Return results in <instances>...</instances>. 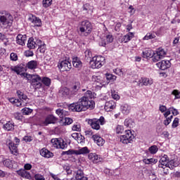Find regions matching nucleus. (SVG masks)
Returning a JSON list of instances; mask_svg holds the SVG:
<instances>
[{
  "instance_id": "obj_1",
  "label": "nucleus",
  "mask_w": 180,
  "mask_h": 180,
  "mask_svg": "<svg viewBox=\"0 0 180 180\" xmlns=\"http://www.w3.org/2000/svg\"><path fill=\"white\" fill-rule=\"evenodd\" d=\"M94 98H96V94L92 91H87L86 96L80 98L76 103L67 105V107L72 112H83L87 109H94L95 108V101L92 100Z\"/></svg>"
},
{
  "instance_id": "obj_2",
  "label": "nucleus",
  "mask_w": 180,
  "mask_h": 180,
  "mask_svg": "<svg viewBox=\"0 0 180 180\" xmlns=\"http://www.w3.org/2000/svg\"><path fill=\"white\" fill-rule=\"evenodd\" d=\"M12 25H13V15L8 11H0V26L9 29Z\"/></svg>"
},
{
  "instance_id": "obj_3",
  "label": "nucleus",
  "mask_w": 180,
  "mask_h": 180,
  "mask_svg": "<svg viewBox=\"0 0 180 180\" xmlns=\"http://www.w3.org/2000/svg\"><path fill=\"white\" fill-rule=\"evenodd\" d=\"M92 29H94L92 23L88 20H84L79 22L77 31L80 36L87 37L92 33Z\"/></svg>"
},
{
  "instance_id": "obj_4",
  "label": "nucleus",
  "mask_w": 180,
  "mask_h": 180,
  "mask_svg": "<svg viewBox=\"0 0 180 180\" xmlns=\"http://www.w3.org/2000/svg\"><path fill=\"white\" fill-rule=\"evenodd\" d=\"M105 57L101 56H94L91 60H90V67H91L93 70L101 68V67L105 65Z\"/></svg>"
},
{
  "instance_id": "obj_5",
  "label": "nucleus",
  "mask_w": 180,
  "mask_h": 180,
  "mask_svg": "<svg viewBox=\"0 0 180 180\" xmlns=\"http://www.w3.org/2000/svg\"><path fill=\"white\" fill-rule=\"evenodd\" d=\"M106 122L105 121V117L101 116L99 119L94 118L88 120V124L91 126L94 130H99L101 129V125L103 126Z\"/></svg>"
},
{
  "instance_id": "obj_6",
  "label": "nucleus",
  "mask_w": 180,
  "mask_h": 180,
  "mask_svg": "<svg viewBox=\"0 0 180 180\" xmlns=\"http://www.w3.org/2000/svg\"><path fill=\"white\" fill-rule=\"evenodd\" d=\"M134 140V135L131 130L125 131V134L120 136V141L122 144H131Z\"/></svg>"
},
{
  "instance_id": "obj_7",
  "label": "nucleus",
  "mask_w": 180,
  "mask_h": 180,
  "mask_svg": "<svg viewBox=\"0 0 180 180\" xmlns=\"http://www.w3.org/2000/svg\"><path fill=\"white\" fill-rule=\"evenodd\" d=\"M31 86L34 89H40L43 84H41V77L39 75H32L31 76Z\"/></svg>"
},
{
  "instance_id": "obj_8",
  "label": "nucleus",
  "mask_w": 180,
  "mask_h": 180,
  "mask_svg": "<svg viewBox=\"0 0 180 180\" xmlns=\"http://www.w3.org/2000/svg\"><path fill=\"white\" fill-rule=\"evenodd\" d=\"M51 144L54 148H61V150H64V148H67L68 147V144L63 139H51Z\"/></svg>"
},
{
  "instance_id": "obj_9",
  "label": "nucleus",
  "mask_w": 180,
  "mask_h": 180,
  "mask_svg": "<svg viewBox=\"0 0 180 180\" xmlns=\"http://www.w3.org/2000/svg\"><path fill=\"white\" fill-rule=\"evenodd\" d=\"M167 56V51L162 48L158 49L155 52V55L152 59L153 63H157L158 61H160L162 58H164Z\"/></svg>"
},
{
  "instance_id": "obj_10",
  "label": "nucleus",
  "mask_w": 180,
  "mask_h": 180,
  "mask_svg": "<svg viewBox=\"0 0 180 180\" xmlns=\"http://www.w3.org/2000/svg\"><path fill=\"white\" fill-rule=\"evenodd\" d=\"M28 20L34 25V27H41L43 26V21L40 18L30 13L28 15Z\"/></svg>"
},
{
  "instance_id": "obj_11",
  "label": "nucleus",
  "mask_w": 180,
  "mask_h": 180,
  "mask_svg": "<svg viewBox=\"0 0 180 180\" xmlns=\"http://www.w3.org/2000/svg\"><path fill=\"white\" fill-rule=\"evenodd\" d=\"M58 68L60 71L64 72L65 71H70V69L72 68V65L70 61L65 60L58 63Z\"/></svg>"
},
{
  "instance_id": "obj_12",
  "label": "nucleus",
  "mask_w": 180,
  "mask_h": 180,
  "mask_svg": "<svg viewBox=\"0 0 180 180\" xmlns=\"http://www.w3.org/2000/svg\"><path fill=\"white\" fill-rule=\"evenodd\" d=\"M58 119L53 115H48L44 121H42L43 126H49V124H56Z\"/></svg>"
},
{
  "instance_id": "obj_13",
  "label": "nucleus",
  "mask_w": 180,
  "mask_h": 180,
  "mask_svg": "<svg viewBox=\"0 0 180 180\" xmlns=\"http://www.w3.org/2000/svg\"><path fill=\"white\" fill-rule=\"evenodd\" d=\"M156 65L159 70H162V71H165V70L171 68V61L168 60H163L156 63Z\"/></svg>"
},
{
  "instance_id": "obj_14",
  "label": "nucleus",
  "mask_w": 180,
  "mask_h": 180,
  "mask_svg": "<svg viewBox=\"0 0 180 180\" xmlns=\"http://www.w3.org/2000/svg\"><path fill=\"white\" fill-rule=\"evenodd\" d=\"M6 144L11 153L13 155H18V143H13L11 140L6 141Z\"/></svg>"
},
{
  "instance_id": "obj_15",
  "label": "nucleus",
  "mask_w": 180,
  "mask_h": 180,
  "mask_svg": "<svg viewBox=\"0 0 180 180\" xmlns=\"http://www.w3.org/2000/svg\"><path fill=\"white\" fill-rule=\"evenodd\" d=\"M15 41L19 46H25L26 41H27V35L18 34L15 38Z\"/></svg>"
},
{
  "instance_id": "obj_16",
  "label": "nucleus",
  "mask_w": 180,
  "mask_h": 180,
  "mask_svg": "<svg viewBox=\"0 0 180 180\" xmlns=\"http://www.w3.org/2000/svg\"><path fill=\"white\" fill-rule=\"evenodd\" d=\"M154 80L150 77H141L139 81V86H148L150 85H153Z\"/></svg>"
},
{
  "instance_id": "obj_17",
  "label": "nucleus",
  "mask_w": 180,
  "mask_h": 180,
  "mask_svg": "<svg viewBox=\"0 0 180 180\" xmlns=\"http://www.w3.org/2000/svg\"><path fill=\"white\" fill-rule=\"evenodd\" d=\"M179 165V163L174 160H168L167 163L165 165V167H163L164 174H167V172H165V168H169L170 169H174L175 167H178Z\"/></svg>"
},
{
  "instance_id": "obj_18",
  "label": "nucleus",
  "mask_w": 180,
  "mask_h": 180,
  "mask_svg": "<svg viewBox=\"0 0 180 180\" xmlns=\"http://www.w3.org/2000/svg\"><path fill=\"white\" fill-rule=\"evenodd\" d=\"M88 158L94 164H99V162H102L103 160L102 158H101V156L96 155V153H89Z\"/></svg>"
},
{
  "instance_id": "obj_19",
  "label": "nucleus",
  "mask_w": 180,
  "mask_h": 180,
  "mask_svg": "<svg viewBox=\"0 0 180 180\" xmlns=\"http://www.w3.org/2000/svg\"><path fill=\"white\" fill-rule=\"evenodd\" d=\"M155 56V52L154 51L150 49H146L142 52V56L143 58H153Z\"/></svg>"
},
{
  "instance_id": "obj_20",
  "label": "nucleus",
  "mask_w": 180,
  "mask_h": 180,
  "mask_svg": "<svg viewBox=\"0 0 180 180\" xmlns=\"http://www.w3.org/2000/svg\"><path fill=\"white\" fill-rule=\"evenodd\" d=\"M11 71H14V72H16L18 75H20L22 72H25V67H23V65L12 66L11 68Z\"/></svg>"
},
{
  "instance_id": "obj_21",
  "label": "nucleus",
  "mask_w": 180,
  "mask_h": 180,
  "mask_svg": "<svg viewBox=\"0 0 180 180\" xmlns=\"http://www.w3.org/2000/svg\"><path fill=\"white\" fill-rule=\"evenodd\" d=\"M72 65L75 68H78L79 70L82 68V62L81 59L77 56L72 58Z\"/></svg>"
},
{
  "instance_id": "obj_22",
  "label": "nucleus",
  "mask_w": 180,
  "mask_h": 180,
  "mask_svg": "<svg viewBox=\"0 0 180 180\" xmlns=\"http://www.w3.org/2000/svg\"><path fill=\"white\" fill-rule=\"evenodd\" d=\"M115 108H116V103L113 101L106 102L104 106V109L106 112H110V110L115 109Z\"/></svg>"
},
{
  "instance_id": "obj_23",
  "label": "nucleus",
  "mask_w": 180,
  "mask_h": 180,
  "mask_svg": "<svg viewBox=\"0 0 180 180\" xmlns=\"http://www.w3.org/2000/svg\"><path fill=\"white\" fill-rule=\"evenodd\" d=\"M40 155L45 158H51L52 157H54L53 153L44 148L40 150Z\"/></svg>"
},
{
  "instance_id": "obj_24",
  "label": "nucleus",
  "mask_w": 180,
  "mask_h": 180,
  "mask_svg": "<svg viewBox=\"0 0 180 180\" xmlns=\"http://www.w3.org/2000/svg\"><path fill=\"white\" fill-rule=\"evenodd\" d=\"M168 161H169V158H168V155H163L159 161L160 163L159 165V168H165V165L168 163Z\"/></svg>"
},
{
  "instance_id": "obj_25",
  "label": "nucleus",
  "mask_w": 180,
  "mask_h": 180,
  "mask_svg": "<svg viewBox=\"0 0 180 180\" xmlns=\"http://www.w3.org/2000/svg\"><path fill=\"white\" fill-rule=\"evenodd\" d=\"M56 113L58 115V116H59L60 119H64L65 116H68L70 115V112L62 108L57 109L56 110Z\"/></svg>"
},
{
  "instance_id": "obj_26",
  "label": "nucleus",
  "mask_w": 180,
  "mask_h": 180,
  "mask_svg": "<svg viewBox=\"0 0 180 180\" xmlns=\"http://www.w3.org/2000/svg\"><path fill=\"white\" fill-rule=\"evenodd\" d=\"M92 139L97 146H102L105 144V140L98 135H93Z\"/></svg>"
},
{
  "instance_id": "obj_27",
  "label": "nucleus",
  "mask_w": 180,
  "mask_h": 180,
  "mask_svg": "<svg viewBox=\"0 0 180 180\" xmlns=\"http://www.w3.org/2000/svg\"><path fill=\"white\" fill-rule=\"evenodd\" d=\"M17 173L18 174V175H20V176H22V178H26V179H30V178H32V176H30V173H29V172L25 169H20L17 171Z\"/></svg>"
},
{
  "instance_id": "obj_28",
  "label": "nucleus",
  "mask_w": 180,
  "mask_h": 180,
  "mask_svg": "<svg viewBox=\"0 0 180 180\" xmlns=\"http://www.w3.org/2000/svg\"><path fill=\"white\" fill-rule=\"evenodd\" d=\"M133 37H134V32H129L123 36L122 41L124 43H129V41H130Z\"/></svg>"
},
{
  "instance_id": "obj_29",
  "label": "nucleus",
  "mask_w": 180,
  "mask_h": 180,
  "mask_svg": "<svg viewBox=\"0 0 180 180\" xmlns=\"http://www.w3.org/2000/svg\"><path fill=\"white\" fill-rule=\"evenodd\" d=\"M0 40L3 41V44L4 46H5V47L11 44V43L9 42V38H8L6 34H2L1 32H0Z\"/></svg>"
},
{
  "instance_id": "obj_30",
  "label": "nucleus",
  "mask_w": 180,
  "mask_h": 180,
  "mask_svg": "<svg viewBox=\"0 0 180 180\" xmlns=\"http://www.w3.org/2000/svg\"><path fill=\"white\" fill-rule=\"evenodd\" d=\"M27 46L28 49H30V50H33L36 49V41H34V38L33 37L29 38L27 41Z\"/></svg>"
},
{
  "instance_id": "obj_31",
  "label": "nucleus",
  "mask_w": 180,
  "mask_h": 180,
  "mask_svg": "<svg viewBox=\"0 0 180 180\" xmlns=\"http://www.w3.org/2000/svg\"><path fill=\"white\" fill-rule=\"evenodd\" d=\"M85 154H89V149L85 146L79 150H76V155H85Z\"/></svg>"
},
{
  "instance_id": "obj_32",
  "label": "nucleus",
  "mask_w": 180,
  "mask_h": 180,
  "mask_svg": "<svg viewBox=\"0 0 180 180\" xmlns=\"http://www.w3.org/2000/svg\"><path fill=\"white\" fill-rule=\"evenodd\" d=\"M14 127L15 126L13 125V123H12V122L11 121H8V122L3 125V129L6 131H12Z\"/></svg>"
},
{
  "instance_id": "obj_33",
  "label": "nucleus",
  "mask_w": 180,
  "mask_h": 180,
  "mask_svg": "<svg viewBox=\"0 0 180 180\" xmlns=\"http://www.w3.org/2000/svg\"><path fill=\"white\" fill-rule=\"evenodd\" d=\"M121 110L123 115H129L131 110V107L128 104H124L121 106Z\"/></svg>"
},
{
  "instance_id": "obj_34",
  "label": "nucleus",
  "mask_w": 180,
  "mask_h": 180,
  "mask_svg": "<svg viewBox=\"0 0 180 180\" xmlns=\"http://www.w3.org/2000/svg\"><path fill=\"white\" fill-rule=\"evenodd\" d=\"M84 176V170L82 169H77L75 171V180H78L81 178H83Z\"/></svg>"
},
{
  "instance_id": "obj_35",
  "label": "nucleus",
  "mask_w": 180,
  "mask_h": 180,
  "mask_svg": "<svg viewBox=\"0 0 180 180\" xmlns=\"http://www.w3.org/2000/svg\"><path fill=\"white\" fill-rule=\"evenodd\" d=\"M124 123V126L129 127V129H133V127L136 126V122H134V120H133V119H126Z\"/></svg>"
},
{
  "instance_id": "obj_36",
  "label": "nucleus",
  "mask_w": 180,
  "mask_h": 180,
  "mask_svg": "<svg viewBox=\"0 0 180 180\" xmlns=\"http://www.w3.org/2000/svg\"><path fill=\"white\" fill-rule=\"evenodd\" d=\"M84 56V59L86 60V61H87V63H90L91 60L94 58V57L92 56V52L89 49L85 51Z\"/></svg>"
},
{
  "instance_id": "obj_37",
  "label": "nucleus",
  "mask_w": 180,
  "mask_h": 180,
  "mask_svg": "<svg viewBox=\"0 0 180 180\" xmlns=\"http://www.w3.org/2000/svg\"><path fill=\"white\" fill-rule=\"evenodd\" d=\"M92 79L93 81H94V82H96L97 89H101V88H103V86H105V84H102V83H99V79H101V77L93 76Z\"/></svg>"
},
{
  "instance_id": "obj_38",
  "label": "nucleus",
  "mask_w": 180,
  "mask_h": 180,
  "mask_svg": "<svg viewBox=\"0 0 180 180\" xmlns=\"http://www.w3.org/2000/svg\"><path fill=\"white\" fill-rule=\"evenodd\" d=\"M37 61L31 60L27 63V67L29 70H36V68H37Z\"/></svg>"
},
{
  "instance_id": "obj_39",
  "label": "nucleus",
  "mask_w": 180,
  "mask_h": 180,
  "mask_svg": "<svg viewBox=\"0 0 180 180\" xmlns=\"http://www.w3.org/2000/svg\"><path fill=\"white\" fill-rule=\"evenodd\" d=\"M41 83L44 84L45 86H50L51 85V79L47 77H44L41 80Z\"/></svg>"
},
{
  "instance_id": "obj_40",
  "label": "nucleus",
  "mask_w": 180,
  "mask_h": 180,
  "mask_svg": "<svg viewBox=\"0 0 180 180\" xmlns=\"http://www.w3.org/2000/svg\"><path fill=\"white\" fill-rule=\"evenodd\" d=\"M105 78L109 84V82H114V81H116V78L117 77L112 74L107 73L105 74Z\"/></svg>"
},
{
  "instance_id": "obj_41",
  "label": "nucleus",
  "mask_w": 180,
  "mask_h": 180,
  "mask_svg": "<svg viewBox=\"0 0 180 180\" xmlns=\"http://www.w3.org/2000/svg\"><path fill=\"white\" fill-rule=\"evenodd\" d=\"M17 95L20 101H26L27 99V96L22 91H17Z\"/></svg>"
},
{
  "instance_id": "obj_42",
  "label": "nucleus",
  "mask_w": 180,
  "mask_h": 180,
  "mask_svg": "<svg viewBox=\"0 0 180 180\" xmlns=\"http://www.w3.org/2000/svg\"><path fill=\"white\" fill-rule=\"evenodd\" d=\"M71 89H72V91H79V89H81V82L78 81L75 82L71 86Z\"/></svg>"
},
{
  "instance_id": "obj_43",
  "label": "nucleus",
  "mask_w": 180,
  "mask_h": 180,
  "mask_svg": "<svg viewBox=\"0 0 180 180\" xmlns=\"http://www.w3.org/2000/svg\"><path fill=\"white\" fill-rule=\"evenodd\" d=\"M77 155V150L70 149L67 151L62 152V155Z\"/></svg>"
},
{
  "instance_id": "obj_44",
  "label": "nucleus",
  "mask_w": 180,
  "mask_h": 180,
  "mask_svg": "<svg viewBox=\"0 0 180 180\" xmlns=\"http://www.w3.org/2000/svg\"><path fill=\"white\" fill-rule=\"evenodd\" d=\"M1 162H3L4 165L7 168H12V164H13V161L10 159L2 160Z\"/></svg>"
},
{
  "instance_id": "obj_45",
  "label": "nucleus",
  "mask_w": 180,
  "mask_h": 180,
  "mask_svg": "<svg viewBox=\"0 0 180 180\" xmlns=\"http://www.w3.org/2000/svg\"><path fill=\"white\" fill-rule=\"evenodd\" d=\"M38 51H39V53H41V54H44V53H46V50H47V49L46 48V44L43 43L38 45Z\"/></svg>"
},
{
  "instance_id": "obj_46",
  "label": "nucleus",
  "mask_w": 180,
  "mask_h": 180,
  "mask_svg": "<svg viewBox=\"0 0 180 180\" xmlns=\"http://www.w3.org/2000/svg\"><path fill=\"white\" fill-rule=\"evenodd\" d=\"M156 36L155 34L151 32H148L146 36L143 38V40H152V39H155Z\"/></svg>"
},
{
  "instance_id": "obj_47",
  "label": "nucleus",
  "mask_w": 180,
  "mask_h": 180,
  "mask_svg": "<svg viewBox=\"0 0 180 180\" xmlns=\"http://www.w3.org/2000/svg\"><path fill=\"white\" fill-rule=\"evenodd\" d=\"M148 151L149 153H150V154H157V153L158 152V147L155 145H153L149 147Z\"/></svg>"
},
{
  "instance_id": "obj_48",
  "label": "nucleus",
  "mask_w": 180,
  "mask_h": 180,
  "mask_svg": "<svg viewBox=\"0 0 180 180\" xmlns=\"http://www.w3.org/2000/svg\"><path fill=\"white\" fill-rule=\"evenodd\" d=\"M42 5L44 8H49L53 5V0H43Z\"/></svg>"
},
{
  "instance_id": "obj_49",
  "label": "nucleus",
  "mask_w": 180,
  "mask_h": 180,
  "mask_svg": "<svg viewBox=\"0 0 180 180\" xmlns=\"http://www.w3.org/2000/svg\"><path fill=\"white\" fill-rule=\"evenodd\" d=\"M21 112H22V115H30V113H32L33 112V110L32 108L25 107L22 109Z\"/></svg>"
},
{
  "instance_id": "obj_50",
  "label": "nucleus",
  "mask_w": 180,
  "mask_h": 180,
  "mask_svg": "<svg viewBox=\"0 0 180 180\" xmlns=\"http://www.w3.org/2000/svg\"><path fill=\"white\" fill-rule=\"evenodd\" d=\"M63 168L68 175H71V174H72V170L71 169V167H70V165H64Z\"/></svg>"
},
{
  "instance_id": "obj_51",
  "label": "nucleus",
  "mask_w": 180,
  "mask_h": 180,
  "mask_svg": "<svg viewBox=\"0 0 180 180\" xmlns=\"http://www.w3.org/2000/svg\"><path fill=\"white\" fill-rule=\"evenodd\" d=\"M18 58H19V56H18V53H16L15 52H12L10 54L11 61H18Z\"/></svg>"
},
{
  "instance_id": "obj_52",
  "label": "nucleus",
  "mask_w": 180,
  "mask_h": 180,
  "mask_svg": "<svg viewBox=\"0 0 180 180\" xmlns=\"http://www.w3.org/2000/svg\"><path fill=\"white\" fill-rule=\"evenodd\" d=\"M111 96L112 99H115V101H119V99H120V96H119V94L116 92V91H111Z\"/></svg>"
},
{
  "instance_id": "obj_53",
  "label": "nucleus",
  "mask_w": 180,
  "mask_h": 180,
  "mask_svg": "<svg viewBox=\"0 0 180 180\" xmlns=\"http://www.w3.org/2000/svg\"><path fill=\"white\" fill-rule=\"evenodd\" d=\"M124 131V128L122 125H117L115 129V132L117 134H122Z\"/></svg>"
},
{
  "instance_id": "obj_54",
  "label": "nucleus",
  "mask_w": 180,
  "mask_h": 180,
  "mask_svg": "<svg viewBox=\"0 0 180 180\" xmlns=\"http://www.w3.org/2000/svg\"><path fill=\"white\" fill-rule=\"evenodd\" d=\"M83 11L85 12V13H89V11H91V6L89 4H84L82 6Z\"/></svg>"
},
{
  "instance_id": "obj_55",
  "label": "nucleus",
  "mask_w": 180,
  "mask_h": 180,
  "mask_svg": "<svg viewBox=\"0 0 180 180\" xmlns=\"http://www.w3.org/2000/svg\"><path fill=\"white\" fill-rule=\"evenodd\" d=\"M72 130H73L74 131H81V124H74L72 127Z\"/></svg>"
},
{
  "instance_id": "obj_56",
  "label": "nucleus",
  "mask_w": 180,
  "mask_h": 180,
  "mask_svg": "<svg viewBox=\"0 0 180 180\" xmlns=\"http://www.w3.org/2000/svg\"><path fill=\"white\" fill-rule=\"evenodd\" d=\"M13 116L16 120H22V119H23V116L20 112H15Z\"/></svg>"
},
{
  "instance_id": "obj_57",
  "label": "nucleus",
  "mask_w": 180,
  "mask_h": 180,
  "mask_svg": "<svg viewBox=\"0 0 180 180\" xmlns=\"http://www.w3.org/2000/svg\"><path fill=\"white\" fill-rule=\"evenodd\" d=\"M24 54L25 57H33V56H34V53L30 50L25 51Z\"/></svg>"
},
{
  "instance_id": "obj_58",
  "label": "nucleus",
  "mask_w": 180,
  "mask_h": 180,
  "mask_svg": "<svg viewBox=\"0 0 180 180\" xmlns=\"http://www.w3.org/2000/svg\"><path fill=\"white\" fill-rule=\"evenodd\" d=\"M24 141L25 143H30V141H33V136H25L23 138Z\"/></svg>"
},
{
  "instance_id": "obj_59",
  "label": "nucleus",
  "mask_w": 180,
  "mask_h": 180,
  "mask_svg": "<svg viewBox=\"0 0 180 180\" xmlns=\"http://www.w3.org/2000/svg\"><path fill=\"white\" fill-rule=\"evenodd\" d=\"M178 124H179V118L176 117L173 121L172 127L175 129V127H178Z\"/></svg>"
},
{
  "instance_id": "obj_60",
  "label": "nucleus",
  "mask_w": 180,
  "mask_h": 180,
  "mask_svg": "<svg viewBox=\"0 0 180 180\" xmlns=\"http://www.w3.org/2000/svg\"><path fill=\"white\" fill-rule=\"evenodd\" d=\"M113 72L116 74V75H122L123 71H122V69L120 68H116L113 70Z\"/></svg>"
},
{
  "instance_id": "obj_61",
  "label": "nucleus",
  "mask_w": 180,
  "mask_h": 180,
  "mask_svg": "<svg viewBox=\"0 0 180 180\" xmlns=\"http://www.w3.org/2000/svg\"><path fill=\"white\" fill-rule=\"evenodd\" d=\"M72 122H74V120H72V119L70 118V117H65V124H67L68 126L71 124L72 123Z\"/></svg>"
},
{
  "instance_id": "obj_62",
  "label": "nucleus",
  "mask_w": 180,
  "mask_h": 180,
  "mask_svg": "<svg viewBox=\"0 0 180 180\" xmlns=\"http://www.w3.org/2000/svg\"><path fill=\"white\" fill-rule=\"evenodd\" d=\"M167 110H168V109H167V106L163 105H160L159 110H160L162 113H164V112H167Z\"/></svg>"
},
{
  "instance_id": "obj_63",
  "label": "nucleus",
  "mask_w": 180,
  "mask_h": 180,
  "mask_svg": "<svg viewBox=\"0 0 180 180\" xmlns=\"http://www.w3.org/2000/svg\"><path fill=\"white\" fill-rule=\"evenodd\" d=\"M105 39L108 43H112V41H113V36H112V34H107Z\"/></svg>"
},
{
  "instance_id": "obj_64",
  "label": "nucleus",
  "mask_w": 180,
  "mask_h": 180,
  "mask_svg": "<svg viewBox=\"0 0 180 180\" xmlns=\"http://www.w3.org/2000/svg\"><path fill=\"white\" fill-rule=\"evenodd\" d=\"M35 180H44V176L43 175L37 174L34 175Z\"/></svg>"
}]
</instances>
